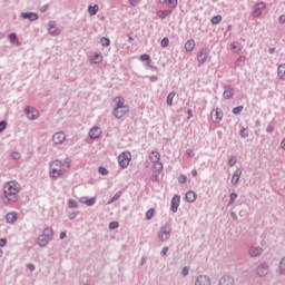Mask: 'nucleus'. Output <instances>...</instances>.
Segmentation results:
<instances>
[{"mask_svg": "<svg viewBox=\"0 0 285 285\" xmlns=\"http://www.w3.org/2000/svg\"><path fill=\"white\" fill-rule=\"evenodd\" d=\"M234 284H235V279H233V277L230 276H224L219 281V285H234Z\"/></svg>", "mask_w": 285, "mask_h": 285, "instance_id": "nucleus-17", "label": "nucleus"}, {"mask_svg": "<svg viewBox=\"0 0 285 285\" xmlns=\"http://www.w3.org/2000/svg\"><path fill=\"white\" fill-rule=\"evenodd\" d=\"M244 110V106H238L233 109L234 115H239Z\"/></svg>", "mask_w": 285, "mask_h": 285, "instance_id": "nucleus-39", "label": "nucleus"}, {"mask_svg": "<svg viewBox=\"0 0 285 285\" xmlns=\"http://www.w3.org/2000/svg\"><path fill=\"white\" fill-rule=\"evenodd\" d=\"M131 159L132 156L130 155V151H124L118 156V164L121 166V168H128V166H130Z\"/></svg>", "mask_w": 285, "mask_h": 285, "instance_id": "nucleus-6", "label": "nucleus"}, {"mask_svg": "<svg viewBox=\"0 0 285 285\" xmlns=\"http://www.w3.org/2000/svg\"><path fill=\"white\" fill-rule=\"evenodd\" d=\"M23 19H29L30 21H37L39 19V16L36 12H27L22 13Z\"/></svg>", "mask_w": 285, "mask_h": 285, "instance_id": "nucleus-20", "label": "nucleus"}, {"mask_svg": "<svg viewBox=\"0 0 285 285\" xmlns=\"http://www.w3.org/2000/svg\"><path fill=\"white\" fill-rule=\"evenodd\" d=\"M9 41L11 42V43H17V46H19V40L17 39V33H10L9 35Z\"/></svg>", "mask_w": 285, "mask_h": 285, "instance_id": "nucleus-33", "label": "nucleus"}, {"mask_svg": "<svg viewBox=\"0 0 285 285\" xmlns=\"http://www.w3.org/2000/svg\"><path fill=\"white\" fill-rule=\"evenodd\" d=\"M168 254V247H164L163 248V255H167Z\"/></svg>", "mask_w": 285, "mask_h": 285, "instance_id": "nucleus-57", "label": "nucleus"}, {"mask_svg": "<svg viewBox=\"0 0 285 285\" xmlns=\"http://www.w3.org/2000/svg\"><path fill=\"white\" fill-rule=\"evenodd\" d=\"M52 140L55 144L59 145V144H63L66 141V134L59 131L56 132L52 137Z\"/></svg>", "mask_w": 285, "mask_h": 285, "instance_id": "nucleus-9", "label": "nucleus"}, {"mask_svg": "<svg viewBox=\"0 0 285 285\" xmlns=\"http://www.w3.org/2000/svg\"><path fill=\"white\" fill-rule=\"evenodd\" d=\"M257 275H259L261 277H264V275H268V266L266 265H261L257 268Z\"/></svg>", "mask_w": 285, "mask_h": 285, "instance_id": "nucleus-22", "label": "nucleus"}, {"mask_svg": "<svg viewBox=\"0 0 285 285\" xmlns=\"http://www.w3.org/2000/svg\"><path fill=\"white\" fill-rule=\"evenodd\" d=\"M235 164H237V158L235 157L229 158L228 166H235Z\"/></svg>", "mask_w": 285, "mask_h": 285, "instance_id": "nucleus-45", "label": "nucleus"}, {"mask_svg": "<svg viewBox=\"0 0 285 285\" xmlns=\"http://www.w3.org/2000/svg\"><path fill=\"white\" fill-rule=\"evenodd\" d=\"M68 206H69V208H77V200L70 199V200L68 202Z\"/></svg>", "mask_w": 285, "mask_h": 285, "instance_id": "nucleus-42", "label": "nucleus"}, {"mask_svg": "<svg viewBox=\"0 0 285 285\" xmlns=\"http://www.w3.org/2000/svg\"><path fill=\"white\" fill-rule=\"evenodd\" d=\"M130 108L126 104V99L124 97H116L114 99V116H116L117 119H121L127 112H129Z\"/></svg>", "mask_w": 285, "mask_h": 285, "instance_id": "nucleus-3", "label": "nucleus"}, {"mask_svg": "<svg viewBox=\"0 0 285 285\" xmlns=\"http://www.w3.org/2000/svg\"><path fill=\"white\" fill-rule=\"evenodd\" d=\"M178 181H179L180 184H186V181H188V177H186V175H180V176L178 177Z\"/></svg>", "mask_w": 285, "mask_h": 285, "instance_id": "nucleus-41", "label": "nucleus"}, {"mask_svg": "<svg viewBox=\"0 0 285 285\" xmlns=\"http://www.w3.org/2000/svg\"><path fill=\"white\" fill-rule=\"evenodd\" d=\"M195 285H210V278L208 276H199Z\"/></svg>", "mask_w": 285, "mask_h": 285, "instance_id": "nucleus-15", "label": "nucleus"}, {"mask_svg": "<svg viewBox=\"0 0 285 285\" xmlns=\"http://www.w3.org/2000/svg\"><path fill=\"white\" fill-rule=\"evenodd\" d=\"M285 271V258L281 261V273H284Z\"/></svg>", "mask_w": 285, "mask_h": 285, "instance_id": "nucleus-50", "label": "nucleus"}, {"mask_svg": "<svg viewBox=\"0 0 285 285\" xmlns=\"http://www.w3.org/2000/svg\"><path fill=\"white\" fill-rule=\"evenodd\" d=\"M170 226L165 225L161 227L160 233H159V239H161V242H166L167 239L170 238Z\"/></svg>", "mask_w": 285, "mask_h": 285, "instance_id": "nucleus-7", "label": "nucleus"}, {"mask_svg": "<svg viewBox=\"0 0 285 285\" xmlns=\"http://www.w3.org/2000/svg\"><path fill=\"white\" fill-rule=\"evenodd\" d=\"M188 275V267L183 268V276L186 277Z\"/></svg>", "mask_w": 285, "mask_h": 285, "instance_id": "nucleus-54", "label": "nucleus"}, {"mask_svg": "<svg viewBox=\"0 0 285 285\" xmlns=\"http://www.w3.org/2000/svg\"><path fill=\"white\" fill-rule=\"evenodd\" d=\"M140 61H148V63H150V56L147 53L141 55Z\"/></svg>", "mask_w": 285, "mask_h": 285, "instance_id": "nucleus-38", "label": "nucleus"}, {"mask_svg": "<svg viewBox=\"0 0 285 285\" xmlns=\"http://www.w3.org/2000/svg\"><path fill=\"white\" fill-rule=\"evenodd\" d=\"M278 77H279V79L285 80V63H283L278 67Z\"/></svg>", "mask_w": 285, "mask_h": 285, "instance_id": "nucleus-30", "label": "nucleus"}, {"mask_svg": "<svg viewBox=\"0 0 285 285\" xmlns=\"http://www.w3.org/2000/svg\"><path fill=\"white\" fill-rule=\"evenodd\" d=\"M28 119H37L39 117V111L32 107L26 108Z\"/></svg>", "mask_w": 285, "mask_h": 285, "instance_id": "nucleus-12", "label": "nucleus"}, {"mask_svg": "<svg viewBox=\"0 0 285 285\" xmlns=\"http://www.w3.org/2000/svg\"><path fill=\"white\" fill-rule=\"evenodd\" d=\"M266 9V3L264 2H259L255 6L254 9V17H259V14H262V10Z\"/></svg>", "mask_w": 285, "mask_h": 285, "instance_id": "nucleus-13", "label": "nucleus"}, {"mask_svg": "<svg viewBox=\"0 0 285 285\" xmlns=\"http://www.w3.org/2000/svg\"><path fill=\"white\" fill-rule=\"evenodd\" d=\"M55 21H50L49 22V32L50 35H52L53 37H57V35H59V30L58 29H55Z\"/></svg>", "mask_w": 285, "mask_h": 285, "instance_id": "nucleus-25", "label": "nucleus"}, {"mask_svg": "<svg viewBox=\"0 0 285 285\" xmlns=\"http://www.w3.org/2000/svg\"><path fill=\"white\" fill-rule=\"evenodd\" d=\"M195 40L190 39L185 42V50L187 52H193L195 50Z\"/></svg>", "mask_w": 285, "mask_h": 285, "instance_id": "nucleus-18", "label": "nucleus"}, {"mask_svg": "<svg viewBox=\"0 0 285 285\" xmlns=\"http://www.w3.org/2000/svg\"><path fill=\"white\" fill-rule=\"evenodd\" d=\"M279 22H281V23H285V14H282V16L279 17Z\"/></svg>", "mask_w": 285, "mask_h": 285, "instance_id": "nucleus-55", "label": "nucleus"}, {"mask_svg": "<svg viewBox=\"0 0 285 285\" xmlns=\"http://www.w3.org/2000/svg\"><path fill=\"white\" fill-rule=\"evenodd\" d=\"M88 12L91 17H95V14H97V12H99V6L98 4L89 6Z\"/></svg>", "mask_w": 285, "mask_h": 285, "instance_id": "nucleus-28", "label": "nucleus"}, {"mask_svg": "<svg viewBox=\"0 0 285 285\" xmlns=\"http://www.w3.org/2000/svg\"><path fill=\"white\" fill-rule=\"evenodd\" d=\"M171 12L173 11H170V10H165V11H157V17L159 18V19H166V17H168V16H170L171 14Z\"/></svg>", "mask_w": 285, "mask_h": 285, "instance_id": "nucleus-27", "label": "nucleus"}, {"mask_svg": "<svg viewBox=\"0 0 285 285\" xmlns=\"http://www.w3.org/2000/svg\"><path fill=\"white\" fill-rule=\"evenodd\" d=\"M7 126H8V122L1 121L0 122V132H3V130H6V128H7Z\"/></svg>", "mask_w": 285, "mask_h": 285, "instance_id": "nucleus-46", "label": "nucleus"}, {"mask_svg": "<svg viewBox=\"0 0 285 285\" xmlns=\"http://www.w3.org/2000/svg\"><path fill=\"white\" fill-rule=\"evenodd\" d=\"M119 197H121V194H117V195L114 197V199L117 200V199H119Z\"/></svg>", "mask_w": 285, "mask_h": 285, "instance_id": "nucleus-61", "label": "nucleus"}, {"mask_svg": "<svg viewBox=\"0 0 285 285\" xmlns=\"http://www.w3.org/2000/svg\"><path fill=\"white\" fill-rule=\"evenodd\" d=\"M8 224H14L17 222V213H9L6 215Z\"/></svg>", "mask_w": 285, "mask_h": 285, "instance_id": "nucleus-23", "label": "nucleus"}, {"mask_svg": "<svg viewBox=\"0 0 285 285\" xmlns=\"http://www.w3.org/2000/svg\"><path fill=\"white\" fill-rule=\"evenodd\" d=\"M141 0H129L130 6L135 7L138 6Z\"/></svg>", "mask_w": 285, "mask_h": 285, "instance_id": "nucleus-51", "label": "nucleus"}, {"mask_svg": "<svg viewBox=\"0 0 285 285\" xmlns=\"http://www.w3.org/2000/svg\"><path fill=\"white\" fill-rule=\"evenodd\" d=\"M230 96H232L230 91H225V92H224V97H225L226 99H230Z\"/></svg>", "mask_w": 285, "mask_h": 285, "instance_id": "nucleus-53", "label": "nucleus"}, {"mask_svg": "<svg viewBox=\"0 0 285 285\" xmlns=\"http://www.w3.org/2000/svg\"><path fill=\"white\" fill-rule=\"evenodd\" d=\"M185 198H186L190 204H193V202H195V200L197 199V194H196L195 191H193V190L187 191Z\"/></svg>", "mask_w": 285, "mask_h": 285, "instance_id": "nucleus-21", "label": "nucleus"}, {"mask_svg": "<svg viewBox=\"0 0 285 285\" xmlns=\"http://www.w3.org/2000/svg\"><path fill=\"white\" fill-rule=\"evenodd\" d=\"M181 202V198L179 197V195H175L171 199V210L173 213H177L178 208H179V204Z\"/></svg>", "mask_w": 285, "mask_h": 285, "instance_id": "nucleus-10", "label": "nucleus"}, {"mask_svg": "<svg viewBox=\"0 0 285 285\" xmlns=\"http://www.w3.org/2000/svg\"><path fill=\"white\" fill-rule=\"evenodd\" d=\"M268 132H273V127L267 128Z\"/></svg>", "mask_w": 285, "mask_h": 285, "instance_id": "nucleus-62", "label": "nucleus"}, {"mask_svg": "<svg viewBox=\"0 0 285 285\" xmlns=\"http://www.w3.org/2000/svg\"><path fill=\"white\" fill-rule=\"evenodd\" d=\"M8 244V240L6 238H0V248H3Z\"/></svg>", "mask_w": 285, "mask_h": 285, "instance_id": "nucleus-49", "label": "nucleus"}, {"mask_svg": "<svg viewBox=\"0 0 285 285\" xmlns=\"http://www.w3.org/2000/svg\"><path fill=\"white\" fill-rule=\"evenodd\" d=\"M230 48L234 52H236L238 55V52H242V45L234 42L230 45Z\"/></svg>", "mask_w": 285, "mask_h": 285, "instance_id": "nucleus-31", "label": "nucleus"}, {"mask_svg": "<svg viewBox=\"0 0 285 285\" xmlns=\"http://www.w3.org/2000/svg\"><path fill=\"white\" fill-rule=\"evenodd\" d=\"M27 267L29 268V271H35V265L33 264H28Z\"/></svg>", "mask_w": 285, "mask_h": 285, "instance_id": "nucleus-56", "label": "nucleus"}, {"mask_svg": "<svg viewBox=\"0 0 285 285\" xmlns=\"http://www.w3.org/2000/svg\"><path fill=\"white\" fill-rule=\"evenodd\" d=\"M20 190H21V185H19V183L14 180L7 183L3 187L4 199H7V202H14Z\"/></svg>", "mask_w": 285, "mask_h": 285, "instance_id": "nucleus-2", "label": "nucleus"}, {"mask_svg": "<svg viewBox=\"0 0 285 285\" xmlns=\"http://www.w3.org/2000/svg\"><path fill=\"white\" fill-rule=\"evenodd\" d=\"M220 22H222V16H214L212 18L213 26H217V23H220Z\"/></svg>", "mask_w": 285, "mask_h": 285, "instance_id": "nucleus-35", "label": "nucleus"}, {"mask_svg": "<svg viewBox=\"0 0 285 285\" xmlns=\"http://www.w3.org/2000/svg\"><path fill=\"white\" fill-rule=\"evenodd\" d=\"M160 159H161V155L159 154V151H151L149 154V160L154 165V170L164 169V165H161V163L159 161Z\"/></svg>", "mask_w": 285, "mask_h": 285, "instance_id": "nucleus-5", "label": "nucleus"}, {"mask_svg": "<svg viewBox=\"0 0 285 285\" xmlns=\"http://www.w3.org/2000/svg\"><path fill=\"white\" fill-rule=\"evenodd\" d=\"M100 43L104 47H108V46H110V39L104 37V38L100 39Z\"/></svg>", "mask_w": 285, "mask_h": 285, "instance_id": "nucleus-36", "label": "nucleus"}, {"mask_svg": "<svg viewBox=\"0 0 285 285\" xmlns=\"http://www.w3.org/2000/svg\"><path fill=\"white\" fill-rule=\"evenodd\" d=\"M249 255L252 257H257V256L262 255V248H259V247H252L249 249Z\"/></svg>", "mask_w": 285, "mask_h": 285, "instance_id": "nucleus-26", "label": "nucleus"}, {"mask_svg": "<svg viewBox=\"0 0 285 285\" xmlns=\"http://www.w3.org/2000/svg\"><path fill=\"white\" fill-rule=\"evenodd\" d=\"M281 148H283V150H285V139L282 140Z\"/></svg>", "mask_w": 285, "mask_h": 285, "instance_id": "nucleus-58", "label": "nucleus"}, {"mask_svg": "<svg viewBox=\"0 0 285 285\" xmlns=\"http://www.w3.org/2000/svg\"><path fill=\"white\" fill-rule=\"evenodd\" d=\"M11 157H12V159H21V154H19V151H13L11 154Z\"/></svg>", "mask_w": 285, "mask_h": 285, "instance_id": "nucleus-43", "label": "nucleus"}, {"mask_svg": "<svg viewBox=\"0 0 285 285\" xmlns=\"http://www.w3.org/2000/svg\"><path fill=\"white\" fill-rule=\"evenodd\" d=\"M160 3H167L169 8H177V0H159Z\"/></svg>", "mask_w": 285, "mask_h": 285, "instance_id": "nucleus-29", "label": "nucleus"}, {"mask_svg": "<svg viewBox=\"0 0 285 285\" xmlns=\"http://www.w3.org/2000/svg\"><path fill=\"white\" fill-rule=\"evenodd\" d=\"M239 177H242V169H236L232 177V184H234V186L239 183Z\"/></svg>", "mask_w": 285, "mask_h": 285, "instance_id": "nucleus-19", "label": "nucleus"}, {"mask_svg": "<svg viewBox=\"0 0 285 285\" xmlns=\"http://www.w3.org/2000/svg\"><path fill=\"white\" fill-rule=\"evenodd\" d=\"M70 168V163L61 161V160H53L49 166V176L52 179H59V177H63L66 171Z\"/></svg>", "mask_w": 285, "mask_h": 285, "instance_id": "nucleus-1", "label": "nucleus"}, {"mask_svg": "<svg viewBox=\"0 0 285 285\" xmlns=\"http://www.w3.org/2000/svg\"><path fill=\"white\" fill-rule=\"evenodd\" d=\"M89 61L90 63H101V61H104V56L100 53H94L89 57Z\"/></svg>", "mask_w": 285, "mask_h": 285, "instance_id": "nucleus-14", "label": "nucleus"}, {"mask_svg": "<svg viewBox=\"0 0 285 285\" xmlns=\"http://www.w3.org/2000/svg\"><path fill=\"white\" fill-rule=\"evenodd\" d=\"M223 117L224 112L219 108H216L212 111V121H214V124H219Z\"/></svg>", "mask_w": 285, "mask_h": 285, "instance_id": "nucleus-8", "label": "nucleus"}, {"mask_svg": "<svg viewBox=\"0 0 285 285\" xmlns=\"http://www.w3.org/2000/svg\"><path fill=\"white\" fill-rule=\"evenodd\" d=\"M229 197H230V199H229V204H234V203H235V200L237 199V194L232 193Z\"/></svg>", "mask_w": 285, "mask_h": 285, "instance_id": "nucleus-44", "label": "nucleus"}, {"mask_svg": "<svg viewBox=\"0 0 285 285\" xmlns=\"http://www.w3.org/2000/svg\"><path fill=\"white\" fill-rule=\"evenodd\" d=\"M187 156L188 157H195V151H193L191 149L187 150Z\"/></svg>", "mask_w": 285, "mask_h": 285, "instance_id": "nucleus-52", "label": "nucleus"}, {"mask_svg": "<svg viewBox=\"0 0 285 285\" xmlns=\"http://www.w3.org/2000/svg\"><path fill=\"white\" fill-rule=\"evenodd\" d=\"M240 137H248V129L243 128V129L240 130Z\"/></svg>", "mask_w": 285, "mask_h": 285, "instance_id": "nucleus-48", "label": "nucleus"}, {"mask_svg": "<svg viewBox=\"0 0 285 285\" xmlns=\"http://www.w3.org/2000/svg\"><path fill=\"white\" fill-rule=\"evenodd\" d=\"M151 81H157V77H151Z\"/></svg>", "mask_w": 285, "mask_h": 285, "instance_id": "nucleus-63", "label": "nucleus"}, {"mask_svg": "<svg viewBox=\"0 0 285 285\" xmlns=\"http://www.w3.org/2000/svg\"><path fill=\"white\" fill-rule=\"evenodd\" d=\"M153 217H155V208H150L146 212V219H151Z\"/></svg>", "mask_w": 285, "mask_h": 285, "instance_id": "nucleus-34", "label": "nucleus"}, {"mask_svg": "<svg viewBox=\"0 0 285 285\" xmlns=\"http://www.w3.org/2000/svg\"><path fill=\"white\" fill-rule=\"evenodd\" d=\"M169 43H170V40H169L168 38H164V39L161 40V42H160V46H161L163 48H168Z\"/></svg>", "mask_w": 285, "mask_h": 285, "instance_id": "nucleus-37", "label": "nucleus"}, {"mask_svg": "<svg viewBox=\"0 0 285 285\" xmlns=\"http://www.w3.org/2000/svg\"><path fill=\"white\" fill-rule=\"evenodd\" d=\"M115 228H119V223L118 222H111L109 224V229L115 230Z\"/></svg>", "mask_w": 285, "mask_h": 285, "instance_id": "nucleus-40", "label": "nucleus"}, {"mask_svg": "<svg viewBox=\"0 0 285 285\" xmlns=\"http://www.w3.org/2000/svg\"><path fill=\"white\" fill-rule=\"evenodd\" d=\"M191 175H193V177H197V169H193Z\"/></svg>", "mask_w": 285, "mask_h": 285, "instance_id": "nucleus-60", "label": "nucleus"}, {"mask_svg": "<svg viewBox=\"0 0 285 285\" xmlns=\"http://www.w3.org/2000/svg\"><path fill=\"white\" fill-rule=\"evenodd\" d=\"M41 12H46V7L41 9Z\"/></svg>", "mask_w": 285, "mask_h": 285, "instance_id": "nucleus-64", "label": "nucleus"}, {"mask_svg": "<svg viewBox=\"0 0 285 285\" xmlns=\"http://www.w3.org/2000/svg\"><path fill=\"white\" fill-rule=\"evenodd\" d=\"M53 235H55V232L52 230V228H46L43 230L42 235H40L38 237L39 246H47L48 242H50V239H52Z\"/></svg>", "mask_w": 285, "mask_h": 285, "instance_id": "nucleus-4", "label": "nucleus"}, {"mask_svg": "<svg viewBox=\"0 0 285 285\" xmlns=\"http://www.w3.org/2000/svg\"><path fill=\"white\" fill-rule=\"evenodd\" d=\"M98 173H100V175H108V169L105 167H99Z\"/></svg>", "mask_w": 285, "mask_h": 285, "instance_id": "nucleus-47", "label": "nucleus"}, {"mask_svg": "<svg viewBox=\"0 0 285 285\" xmlns=\"http://www.w3.org/2000/svg\"><path fill=\"white\" fill-rule=\"evenodd\" d=\"M80 202L82 204H86L87 206H94V204L97 202V198H87V197H82L80 199Z\"/></svg>", "mask_w": 285, "mask_h": 285, "instance_id": "nucleus-24", "label": "nucleus"}, {"mask_svg": "<svg viewBox=\"0 0 285 285\" xmlns=\"http://www.w3.org/2000/svg\"><path fill=\"white\" fill-rule=\"evenodd\" d=\"M60 239H66V232H62V233L60 234Z\"/></svg>", "mask_w": 285, "mask_h": 285, "instance_id": "nucleus-59", "label": "nucleus"}, {"mask_svg": "<svg viewBox=\"0 0 285 285\" xmlns=\"http://www.w3.org/2000/svg\"><path fill=\"white\" fill-rule=\"evenodd\" d=\"M175 91H171L168 96H167V105L168 106H173V99H175Z\"/></svg>", "mask_w": 285, "mask_h": 285, "instance_id": "nucleus-32", "label": "nucleus"}, {"mask_svg": "<svg viewBox=\"0 0 285 285\" xmlns=\"http://www.w3.org/2000/svg\"><path fill=\"white\" fill-rule=\"evenodd\" d=\"M101 135H102V131H101V128H99V127H94L89 131V137L91 139H99V137H101Z\"/></svg>", "mask_w": 285, "mask_h": 285, "instance_id": "nucleus-11", "label": "nucleus"}, {"mask_svg": "<svg viewBox=\"0 0 285 285\" xmlns=\"http://www.w3.org/2000/svg\"><path fill=\"white\" fill-rule=\"evenodd\" d=\"M206 59H208V51L202 50V51L197 55V61H198L199 63H206Z\"/></svg>", "mask_w": 285, "mask_h": 285, "instance_id": "nucleus-16", "label": "nucleus"}]
</instances>
